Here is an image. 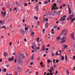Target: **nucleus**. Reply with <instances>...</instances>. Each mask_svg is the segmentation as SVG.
Masks as SVG:
<instances>
[{
	"label": "nucleus",
	"instance_id": "nucleus-37",
	"mask_svg": "<svg viewBox=\"0 0 75 75\" xmlns=\"http://www.w3.org/2000/svg\"><path fill=\"white\" fill-rule=\"evenodd\" d=\"M45 4H48V1H45Z\"/></svg>",
	"mask_w": 75,
	"mask_h": 75
},
{
	"label": "nucleus",
	"instance_id": "nucleus-49",
	"mask_svg": "<svg viewBox=\"0 0 75 75\" xmlns=\"http://www.w3.org/2000/svg\"><path fill=\"white\" fill-rule=\"evenodd\" d=\"M40 57H38L37 59V61H40Z\"/></svg>",
	"mask_w": 75,
	"mask_h": 75
},
{
	"label": "nucleus",
	"instance_id": "nucleus-26",
	"mask_svg": "<svg viewBox=\"0 0 75 75\" xmlns=\"http://www.w3.org/2000/svg\"><path fill=\"white\" fill-rule=\"evenodd\" d=\"M34 18H35V19H36V20H38V17L36 16H35L34 17Z\"/></svg>",
	"mask_w": 75,
	"mask_h": 75
},
{
	"label": "nucleus",
	"instance_id": "nucleus-19",
	"mask_svg": "<svg viewBox=\"0 0 75 75\" xmlns=\"http://www.w3.org/2000/svg\"><path fill=\"white\" fill-rule=\"evenodd\" d=\"M54 16H56V15H57V14H58V12L57 11H54Z\"/></svg>",
	"mask_w": 75,
	"mask_h": 75
},
{
	"label": "nucleus",
	"instance_id": "nucleus-13",
	"mask_svg": "<svg viewBox=\"0 0 75 75\" xmlns=\"http://www.w3.org/2000/svg\"><path fill=\"white\" fill-rule=\"evenodd\" d=\"M54 13H55L54 12V11L53 12H51L50 14L51 15V16H54Z\"/></svg>",
	"mask_w": 75,
	"mask_h": 75
},
{
	"label": "nucleus",
	"instance_id": "nucleus-44",
	"mask_svg": "<svg viewBox=\"0 0 75 75\" xmlns=\"http://www.w3.org/2000/svg\"><path fill=\"white\" fill-rule=\"evenodd\" d=\"M58 71H56L55 73V75H57V74H58Z\"/></svg>",
	"mask_w": 75,
	"mask_h": 75
},
{
	"label": "nucleus",
	"instance_id": "nucleus-61",
	"mask_svg": "<svg viewBox=\"0 0 75 75\" xmlns=\"http://www.w3.org/2000/svg\"><path fill=\"white\" fill-rule=\"evenodd\" d=\"M37 75H38V71H36V74Z\"/></svg>",
	"mask_w": 75,
	"mask_h": 75
},
{
	"label": "nucleus",
	"instance_id": "nucleus-30",
	"mask_svg": "<svg viewBox=\"0 0 75 75\" xmlns=\"http://www.w3.org/2000/svg\"><path fill=\"white\" fill-rule=\"evenodd\" d=\"M57 67V65H56L55 64H54L53 65V67L54 68H55V67Z\"/></svg>",
	"mask_w": 75,
	"mask_h": 75
},
{
	"label": "nucleus",
	"instance_id": "nucleus-51",
	"mask_svg": "<svg viewBox=\"0 0 75 75\" xmlns=\"http://www.w3.org/2000/svg\"><path fill=\"white\" fill-rule=\"evenodd\" d=\"M31 48L32 49H33V50H34V46H32L31 47Z\"/></svg>",
	"mask_w": 75,
	"mask_h": 75
},
{
	"label": "nucleus",
	"instance_id": "nucleus-24",
	"mask_svg": "<svg viewBox=\"0 0 75 75\" xmlns=\"http://www.w3.org/2000/svg\"><path fill=\"white\" fill-rule=\"evenodd\" d=\"M45 27L46 28H47L48 27V23H46L45 24Z\"/></svg>",
	"mask_w": 75,
	"mask_h": 75
},
{
	"label": "nucleus",
	"instance_id": "nucleus-15",
	"mask_svg": "<svg viewBox=\"0 0 75 75\" xmlns=\"http://www.w3.org/2000/svg\"><path fill=\"white\" fill-rule=\"evenodd\" d=\"M34 54H33L32 56L30 57L33 60H34L35 59V58L34 57Z\"/></svg>",
	"mask_w": 75,
	"mask_h": 75
},
{
	"label": "nucleus",
	"instance_id": "nucleus-57",
	"mask_svg": "<svg viewBox=\"0 0 75 75\" xmlns=\"http://www.w3.org/2000/svg\"><path fill=\"white\" fill-rule=\"evenodd\" d=\"M15 75H18V74L17 73V72L15 71Z\"/></svg>",
	"mask_w": 75,
	"mask_h": 75
},
{
	"label": "nucleus",
	"instance_id": "nucleus-47",
	"mask_svg": "<svg viewBox=\"0 0 75 75\" xmlns=\"http://www.w3.org/2000/svg\"><path fill=\"white\" fill-rule=\"evenodd\" d=\"M33 47H34V48H36L37 47L36 46V45H35V44H34V45H33Z\"/></svg>",
	"mask_w": 75,
	"mask_h": 75
},
{
	"label": "nucleus",
	"instance_id": "nucleus-10",
	"mask_svg": "<svg viewBox=\"0 0 75 75\" xmlns=\"http://www.w3.org/2000/svg\"><path fill=\"white\" fill-rule=\"evenodd\" d=\"M18 61L20 64H21V58H20V57H19Z\"/></svg>",
	"mask_w": 75,
	"mask_h": 75
},
{
	"label": "nucleus",
	"instance_id": "nucleus-59",
	"mask_svg": "<svg viewBox=\"0 0 75 75\" xmlns=\"http://www.w3.org/2000/svg\"><path fill=\"white\" fill-rule=\"evenodd\" d=\"M73 59L74 60H75V56H74L73 57Z\"/></svg>",
	"mask_w": 75,
	"mask_h": 75
},
{
	"label": "nucleus",
	"instance_id": "nucleus-23",
	"mask_svg": "<svg viewBox=\"0 0 75 75\" xmlns=\"http://www.w3.org/2000/svg\"><path fill=\"white\" fill-rule=\"evenodd\" d=\"M61 0H57V3L59 4H60V3H61Z\"/></svg>",
	"mask_w": 75,
	"mask_h": 75
},
{
	"label": "nucleus",
	"instance_id": "nucleus-60",
	"mask_svg": "<svg viewBox=\"0 0 75 75\" xmlns=\"http://www.w3.org/2000/svg\"><path fill=\"white\" fill-rule=\"evenodd\" d=\"M17 10V7H16L13 9V10Z\"/></svg>",
	"mask_w": 75,
	"mask_h": 75
},
{
	"label": "nucleus",
	"instance_id": "nucleus-22",
	"mask_svg": "<svg viewBox=\"0 0 75 75\" xmlns=\"http://www.w3.org/2000/svg\"><path fill=\"white\" fill-rule=\"evenodd\" d=\"M65 42V40H62L61 41V42L63 44V43H64V42Z\"/></svg>",
	"mask_w": 75,
	"mask_h": 75
},
{
	"label": "nucleus",
	"instance_id": "nucleus-17",
	"mask_svg": "<svg viewBox=\"0 0 75 75\" xmlns=\"http://www.w3.org/2000/svg\"><path fill=\"white\" fill-rule=\"evenodd\" d=\"M4 57H6L8 55V54L7 53H6V52H4Z\"/></svg>",
	"mask_w": 75,
	"mask_h": 75
},
{
	"label": "nucleus",
	"instance_id": "nucleus-21",
	"mask_svg": "<svg viewBox=\"0 0 75 75\" xmlns=\"http://www.w3.org/2000/svg\"><path fill=\"white\" fill-rule=\"evenodd\" d=\"M63 47H64V48H66V49H67V48H68V46H67V45H62Z\"/></svg>",
	"mask_w": 75,
	"mask_h": 75
},
{
	"label": "nucleus",
	"instance_id": "nucleus-35",
	"mask_svg": "<svg viewBox=\"0 0 75 75\" xmlns=\"http://www.w3.org/2000/svg\"><path fill=\"white\" fill-rule=\"evenodd\" d=\"M58 52H56V55L57 56L58 55H60V54H58Z\"/></svg>",
	"mask_w": 75,
	"mask_h": 75
},
{
	"label": "nucleus",
	"instance_id": "nucleus-53",
	"mask_svg": "<svg viewBox=\"0 0 75 75\" xmlns=\"http://www.w3.org/2000/svg\"><path fill=\"white\" fill-rule=\"evenodd\" d=\"M30 33H32V32H33V30H32V29H30Z\"/></svg>",
	"mask_w": 75,
	"mask_h": 75
},
{
	"label": "nucleus",
	"instance_id": "nucleus-20",
	"mask_svg": "<svg viewBox=\"0 0 75 75\" xmlns=\"http://www.w3.org/2000/svg\"><path fill=\"white\" fill-rule=\"evenodd\" d=\"M40 65L42 67H45L44 66V64H43L42 62H41V63H40Z\"/></svg>",
	"mask_w": 75,
	"mask_h": 75
},
{
	"label": "nucleus",
	"instance_id": "nucleus-16",
	"mask_svg": "<svg viewBox=\"0 0 75 75\" xmlns=\"http://www.w3.org/2000/svg\"><path fill=\"white\" fill-rule=\"evenodd\" d=\"M21 57L22 58H24L25 56L24 55V54L22 53L21 54Z\"/></svg>",
	"mask_w": 75,
	"mask_h": 75
},
{
	"label": "nucleus",
	"instance_id": "nucleus-54",
	"mask_svg": "<svg viewBox=\"0 0 75 75\" xmlns=\"http://www.w3.org/2000/svg\"><path fill=\"white\" fill-rule=\"evenodd\" d=\"M62 8V6H61L59 8L60 9H61Z\"/></svg>",
	"mask_w": 75,
	"mask_h": 75
},
{
	"label": "nucleus",
	"instance_id": "nucleus-41",
	"mask_svg": "<svg viewBox=\"0 0 75 75\" xmlns=\"http://www.w3.org/2000/svg\"><path fill=\"white\" fill-rule=\"evenodd\" d=\"M67 75L69 74V72H68V70H67Z\"/></svg>",
	"mask_w": 75,
	"mask_h": 75
},
{
	"label": "nucleus",
	"instance_id": "nucleus-8",
	"mask_svg": "<svg viewBox=\"0 0 75 75\" xmlns=\"http://www.w3.org/2000/svg\"><path fill=\"white\" fill-rule=\"evenodd\" d=\"M71 38L73 39V40H75V38H74V33H71Z\"/></svg>",
	"mask_w": 75,
	"mask_h": 75
},
{
	"label": "nucleus",
	"instance_id": "nucleus-58",
	"mask_svg": "<svg viewBox=\"0 0 75 75\" xmlns=\"http://www.w3.org/2000/svg\"><path fill=\"white\" fill-rule=\"evenodd\" d=\"M35 9H36V10H38V8L37 6H36L35 7Z\"/></svg>",
	"mask_w": 75,
	"mask_h": 75
},
{
	"label": "nucleus",
	"instance_id": "nucleus-3",
	"mask_svg": "<svg viewBox=\"0 0 75 75\" xmlns=\"http://www.w3.org/2000/svg\"><path fill=\"white\" fill-rule=\"evenodd\" d=\"M67 30V29H64L62 30V33L60 34V35H62L64 33V32H65Z\"/></svg>",
	"mask_w": 75,
	"mask_h": 75
},
{
	"label": "nucleus",
	"instance_id": "nucleus-5",
	"mask_svg": "<svg viewBox=\"0 0 75 75\" xmlns=\"http://www.w3.org/2000/svg\"><path fill=\"white\" fill-rule=\"evenodd\" d=\"M66 20V18H63V17H62L60 18L59 19V21H65Z\"/></svg>",
	"mask_w": 75,
	"mask_h": 75
},
{
	"label": "nucleus",
	"instance_id": "nucleus-36",
	"mask_svg": "<svg viewBox=\"0 0 75 75\" xmlns=\"http://www.w3.org/2000/svg\"><path fill=\"white\" fill-rule=\"evenodd\" d=\"M28 30V27H26L25 28V30Z\"/></svg>",
	"mask_w": 75,
	"mask_h": 75
},
{
	"label": "nucleus",
	"instance_id": "nucleus-28",
	"mask_svg": "<svg viewBox=\"0 0 75 75\" xmlns=\"http://www.w3.org/2000/svg\"><path fill=\"white\" fill-rule=\"evenodd\" d=\"M57 40H59L60 39H61V37H58L57 38Z\"/></svg>",
	"mask_w": 75,
	"mask_h": 75
},
{
	"label": "nucleus",
	"instance_id": "nucleus-6",
	"mask_svg": "<svg viewBox=\"0 0 75 75\" xmlns=\"http://www.w3.org/2000/svg\"><path fill=\"white\" fill-rule=\"evenodd\" d=\"M1 14H3V17H5V16H6V12H3V11H2L1 12Z\"/></svg>",
	"mask_w": 75,
	"mask_h": 75
},
{
	"label": "nucleus",
	"instance_id": "nucleus-50",
	"mask_svg": "<svg viewBox=\"0 0 75 75\" xmlns=\"http://www.w3.org/2000/svg\"><path fill=\"white\" fill-rule=\"evenodd\" d=\"M57 30H60V28H59V27H58L57 28Z\"/></svg>",
	"mask_w": 75,
	"mask_h": 75
},
{
	"label": "nucleus",
	"instance_id": "nucleus-45",
	"mask_svg": "<svg viewBox=\"0 0 75 75\" xmlns=\"http://www.w3.org/2000/svg\"><path fill=\"white\" fill-rule=\"evenodd\" d=\"M39 40H40V38H37V41H39Z\"/></svg>",
	"mask_w": 75,
	"mask_h": 75
},
{
	"label": "nucleus",
	"instance_id": "nucleus-27",
	"mask_svg": "<svg viewBox=\"0 0 75 75\" xmlns=\"http://www.w3.org/2000/svg\"><path fill=\"white\" fill-rule=\"evenodd\" d=\"M62 25H64L66 24V23L65 22H62Z\"/></svg>",
	"mask_w": 75,
	"mask_h": 75
},
{
	"label": "nucleus",
	"instance_id": "nucleus-31",
	"mask_svg": "<svg viewBox=\"0 0 75 75\" xmlns=\"http://www.w3.org/2000/svg\"><path fill=\"white\" fill-rule=\"evenodd\" d=\"M49 71L50 73H52V70H51V69H50L49 70Z\"/></svg>",
	"mask_w": 75,
	"mask_h": 75
},
{
	"label": "nucleus",
	"instance_id": "nucleus-40",
	"mask_svg": "<svg viewBox=\"0 0 75 75\" xmlns=\"http://www.w3.org/2000/svg\"><path fill=\"white\" fill-rule=\"evenodd\" d=\"M24 5L25 6H27V3H25L24 4Z\"/></svg>",
	"mask_w": 75,
	"mask_h": 75
},
{
	"label": "nucleus",
	"instance_id": "nucleus-32",
	"mask_svg": "<svg viewBox=\"0 0 75 75\" xmlns=\"http://www.w3.org/2000/svg\"><path fill=\"white\" fill-rule=\"evenodd\" d=\"M45 29H44L42 30V31L43 33H45Z\"/></svg>",
	"mask_w": 75,
	"mask_h": 75
},
{
	"label": "nucleus",
	"instance_id": "nucleus-14",
	"mask_svg": "<svg viewBox=\"0 0 75 75\" xmlns=\"http://www.w3.org/2000/svg\"><path fill=\"white\" fill-rule=\"evenodd\" d=\"M17 71L18 72H20L21 71V69L20 67H18L17 68Z\"/></svg>",
	"mask_w": 75,
	"mask_h": 75
},
{
	"label": "nucleus",
	"instance_id": "nucleus-52",
	"mask_svg": "<svg viewBox=\"0 0 75 75\" xmlns=\"http://www.w3.org/2000/svg\"><path fill=\"white\" fill-rule=\"evenodd\" d=\"M62 59H63V60H64V57L62 56Z\"/></svg>",
	"mask_w": 75,
	"mask_h": 75
},
{
	"label": "nucleus",
	"instance_id": "nucleus-55",
	"mask_svg": "<svg viewBox=\"0 0 75 75\" xmlns=\"http://www.w3.org/2000/svg\"><path fill=\"white\" fill-rule=\"evenodd\" d=\"M50 44H48L47 45V47H50Z\"/></svg>",
	"mask_w": 75,
	"mask_h": 75
},
{
	"label": "nucleus",
	"instance_id": "nucleus-34",
	"mask_svg": "<svg viewBox=\"0 0 75 75\" xmlns=\"http://www.w3.org/2000/svg\"><path fill=\"white\" fill-rule=\"evenodd\" d=\"M65 58H66V60L67 61V55H65Z\"/></svg>",
	"mask_w": 75,
	"mask_h": 75
},
{
	"label": "nucleus",
	"instance_id": "nucleus-2",
	"mask_svg": "<svg viewBox=\"0 0 75 75\" xmlns=\"http://www.w3.org/2000/svg\"><path fill=\"white\" fill-rule=\"evenodd\" d=\"M73 16H74V14L73 13L71 14V15L69 16V17L70 19V20L71 21V23H72V22L74 21L75 20V17H74V19H73V18H71V17H73Z\"/></svg>",
	"mask_w": 75,
	"mask_h": 75
},
{
	"label": "nucleus",
	"instance_id": "nucleus-7",
	"mask_svg": "<svg viewBox=\"0 0 75 75\" xmlns=\"http://www.w3.org/2000/svg\"><path fill=\"white\" fill-rule=\"evenodd\" d=\"M14 60V56H12V59L11 58H9L8 59V60L9 61H13Z\"/></svg>",
	"mask_w": 75,
	"mask_h": 75
},
{
	"label": "nucleus",
	"instance_id": "nucleus-39",
	"mask_svg": "<svg viewBox=\"0 0 75 75\" xmlns=\"http://www.w3.org/2000/svg\"><path fill=\"white\" fill-rule=\"evenodd\" d=\"M67 31L66 32L65 34H64V36H66V35H67Z\"/></svg>",
	"mask_w": 75,
	"mask_h": 75
},
{
	"label": "nucleus",
	"instance_id": "nucleus-33",
	"mask_svg": "<svg viewBox=\"0 0 75 75\" xmlns=\"http://www.w3.org/2000/svg\"><path fill=\"white\" fill-rule=\"evenodd\" d=\"M62 17H63V18H65L67 17V16L64 15Z\"/></svg>",
	"mask_w": 75,
	"mask_h": 75
},
{
	"label": "nucleus",
	"instance_id": "nucleus-25",
	"mask_svg": "<svg viewBox=\"0 0 75 75\" xmlns=\"http://www.w3.org/2000/svg\"><path fill=\"white\" fill-rule=\"evenodd\" d=\"M7 70V69L6 68H4V69L3 71L4 72L6 73V71Z\"/></svg>",
	"mask_w": 75,
	"mask_h": 75
},
{
	"label": "nucleus",
	"instance_id": "nucleus-18",
	"mask_svg": "<svg viewBox=\"0 0 75 75\" xmlns=\"http://www.w3.org/2000/svg\"><path fill=\"white\" fill-rule=\"evenodd\" d=\"M18 57H21V53H20V52H18Z\"/></svg>",
	"mask_w": 75,
	"mask_h": 75
},
{
	"label": "nucleus",
	"instance_id": "nucleus-46",
	"mask_svg": "<svg viewBox=\"0 0 75 75\" xmlns=\"http://www.w3.org/2000/svg\"><path fill=\"white\" fill-rule=\"evenodd\" d=\"M36 48L37 50H40V48L39 47H37Z\"/></svg>",
	"mask_w": 75,
	"mask_h": 75
},
{
	"label": "nucleus",
	"instance_id": "nucleus-64",
	"mask_svg": "<svg viewBox=\"0 0 75 75\" xmlns=\"http://www.w3.org/2000/svg\"><path fill=\"white\" fill-rule=\"evenodd\" d=\"M63 7H65L66 6L65 4H63Z\"/></svg>",
	"mask_w": 75,
	"mask_h": 75
},
{
	"label": "nucleus",
	"instance_id": "nucleus-12",
	"mask_svg": "<svg viewBox=\"0 0 75 75\" xmlns=\"http://www.w3.org/2000/svg\"><path fill=\"white\" fill-rule=\"evenodd\" d=\"M34 32H31L30 33V35L31 36H32V37H34Z\"/></svg>",
	"mask_w": 75,
	"mask_h": 75
},
{
	"label": "nucleus",
	"instance_id": "nucleus-56",
	"mask_svg": "<svg viewBox=\"0 0 75 75\" xmlns=\"http://www.w3.org/2000/svg\"><path fill=\"white\" fill-rule=\"evenodd\" d=\"M3 21H0V24H2Z\"/></svg>",
	"mask_w": 75,
	"mask_h": 75
},
{
	"label": "nucleus",
	"instance_id": "nucleus-62",
	"mask_svg": "<svg viewBox=\"0 0 75 75\" xmlns=\"http://www.w3.org/2000/svg\"><path fill=\"white\" fill-rule=\"evenodd\" d=\"M22 21L23 23H24V22H25V20H24V19H23V20Z\"/></svg>",
	"mask_w": 75,
	"mask_h": 75
},
{
	"label": "nucleus",
	"instance_id": "nucleus-9",
	"mask_svg": "<svg viewBox=\"0 0 75 75\" xmlns=\"http://www.w3.org/2000/svg\"><path fill=\"white\" fill-rule=\"evenodd\" d=\"M68 6L69 7V15H70V14H71V8H70V7L69 6V5H68Z\"/></svg>",
	"mask_w": 75,
	"mask_h": 75
},
{
	"label": "nucleus",
	"instance_id": "nucleus-42",
	"mask_svg": "<svg viewBox=\"0 0 75 75\" xmlns=\"http://www.w3.org/2000/svg\"><path fill=\"white\" fill-rule=\"evenodd\" d=\"M12 45V42H10L9 43V45L10 46H11Z\"/></svg>",
	"mask_w": 75,
	"mask_h": 75
},
{
	"label": "nucleus",
	"instance_id": "nucleus-11",
	"mask_svg": "<svg viewBox=\"0 0 75 75\" xmlns=\"http://www.w3.org/2000/svg\"><path fill=\"white\" fill-rule=\"evenodd\" d=\"M45 45H43V47H42V51H45Z\"/></svg>",
	"mask_w": 75,
	"mask_h": 75
},
{
	"label": "nucleus",
	"instance_id": "nucleus-4",
	"mask_svg": "<svg viewBox=\"0 0 75 75\" xmlns=\"http://www.w3.org/2000/svg\"><path fill=\"white\" fill-rule=\"evenodd\" d=\"M20 33L23 34V35H24L25 34V32H24V30L23 29H21L20 30Z\"/></svg>",
	"mask_w": 75,
	"mask_h": 75
},
{
	"label": "nucleus",
	"instance_id": "nucleus-63",
	"mask_svg": "<svg viewBox=\"0 0 75 75\" xmlns=\"http://www.w3.org/2000/svg\"><path fill=\"white\" fill-rule=\"evenodd\" d=\"M15 7V6L14 5H12V7Z\"/></svg>",
	"mask_w": 75,
	"mask_h": 75
},
{
	"label": "nucleus",
	"instance_id": "nucleus-48",
	"mask_svg": "<svg viewBox=\"0 0 75 75\" xmlns=\"http://www.w3.org/2000/svg\"><path fill=\"white\" fill-rule=\"evenodd\" d=\"M50 61H51V60H48L47 61V62H48V63H50Z\"/></svg>",
	"mask_w": 75,
	"mask_h": 75
},
{
	"label": "nucleus",
	"instance_id": "nucleus-1",
	"mask_svg": "<svg viewBox=\"0 0 75 75\" xmlns=\"http://www.w3.org/2000/svg\"><path fill=\"white\" fill-rule=\"evenodd\" d=\"M57 6V4L54 3L53 5L51 7L52 8V10H55L56 9L58 10V7H56Z\"/></svg>",
	"mask_w": 75,
	"mask_h": 75
},
{
	"label": "nucleus",
	"instance_id": "nucleus-29",
	"mask_svg": "<svg viewBox=\"0 0 75 75\" xmlns=\"http://www.w3.org/2000/svg\"><path fill=\"white\" fill-rule=\"evenodd\" d=\"M10 4H8L7 5V8H10Z\"/></svg>",
	"mask_w": 75,
	"mask_h": 75
},
{
	"label": "nucleus",
	"instance_id": "nucleus-38",
	"mask_svg": "<svg viewBox=\"0 0 75 75\" xmlns=\"http://www.w3.org/2000/svg\"><path fill=\"white\" fill-rule=\"evenodd\" d=\"M53 64H55V59H53Z\"/></svg>",
	"mask_w": 75,
	"mask_h": 75
},
{
	"label": "nucleus",
	"instance_id": "nucleus-43",
	"mask_svg": "<svg viewBox=\"0 0 75 75\" xmlns=\"http://www.w3.org/2000/svg\"><path fill=\"white\" fill-rule=\"evenodd\" d=\"M14 62L15 63H16L17 62V59L16 58Z\"/></svg>",
	"mask_w": 75,
	"mask_h": 75
}]
</instances>
